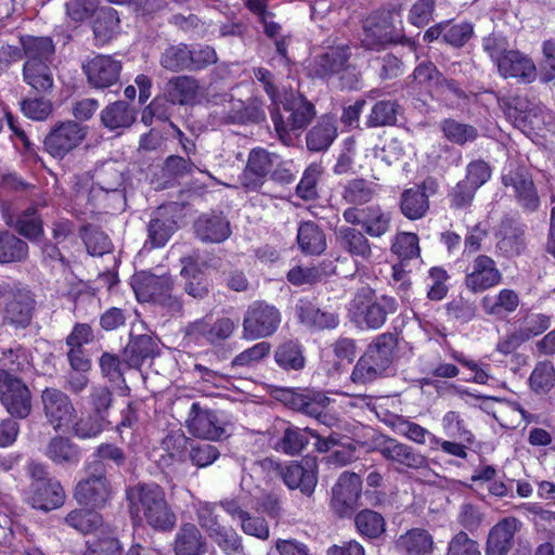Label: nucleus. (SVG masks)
Returning a JSON list of instances; mask_svg holds the SVG:
<instances>
[{
    "mask_svg": "<svg viewBox=\"0 0 555 555\" xmlns=\"http://www.w3.org/2000/svg\"><path fill=\"white\" fill-rule=\"evenodd\" d=\"M126 500L131 518L145 521L154 530L171 531L177 517L166 500L164 489L155 482H138L126 490Z\"/></svg>",
    "mask_w": 555,
    "mask_h": 555,
    "instance_id": "1",
    "label": "nucleus"
},
{
    "mask_svg": "<svg viewBox=\"0 0 555 555\" xmlns=\"http://www.w3.org/2000/svg\"><path fill=\"white\" fill-rule=\"evenodd\" d=\"M350 56V48L346 44L328 47L310 60L309 76L326 80L337 76L341 89H360L361 76L357 67L349 63Z\"/></svg>",
    "mask_w": 555,
    "mask_h": 555,
    "instance_id": "2",
    "label": "nucleus"
},
{
    "mask_svg": "<svg viewBox=\"0 0 555 555\" xmlns=\"http://www.w3.org/2000/svg\"><path fill=\"white\" fill-rule=\"evenodd\" d=\"M284 111L288 113L286 118L280 113L279 104L271 111V119L275 131L283 144L291 146L294 144L292 131L305 129L314 118L317 112L312 102H310L299 91H287L279 100Z\"/></svg>",
    "mask_w": 555,
    "mask_h": 555,
    "instance_id": "3",
    "label": "nucleus"
},
{
    "mask_svg": "<svg viewBox=\"0 0 555 555\" xmlns=\"http://www.w3.org/2000/svg\"><path fill=\"white\" fill-rule=\"evenodd\" d=\"M131 285L139 301H152L171 315L181 313L183 305L172 294L173 281L170 275L141 271L132 276Z\"/></svg>",
    "mask_w": 555,
    "mask_h": 555,
    "instance_id": "4",
    "label": "nucleus"
},
{
    "mask_svg": "<svg viewBox=\"0 0 555 555\" xmlns=\"http://www.w3.org/2000/svg\"><path fill=\"white\" fill-rule=\"evenodd\" d=\"M263 469L280 477L289 490H299L311 496L318 483V465L314 460L291 461L285 464L271 459L260 462Z\"/></svg>",
    "mask_w": 555,
    "mask_h": 555,
    "instance_id": "5",
    "label": "nucleus"
},
{
    "mask_svg": "<svg viewBox=\"0 0 555 555\" xmlns=\"http://www.w3.org/2000/svg\"><path fill=\"white\" fill-rule=\"evenodd\" d=\"M351 311L357 320L363 322L367 328H380L388 314H392L398 309L397 300L387 295L376 296L375 291L364 286L358 289L351 304Z\"/></svg>",
    "mask_w": 555,
    "mask_h": 555,
    "instance_id": "6",
    "label": "nucleus"
},
{
    "mask_svg": "<svg viewBox=\"0 0 555 555\" xmlns=\"http://www.w3.org/2000/svg\"><path fill=\"white\" fill-rule=\"evenodd\" d=\"M86 477L76 486L74 496L85 506L102 508L111 500L112 487L106 478V468L101 462H88Z\"/></svg>",
    "mask_w": 555,
    "mask_h": 555,
    "instance_id": "7",
    "label": "nucleus"
},
{
    "mask_svg": "<svg viewBox=\"0 0 555 555\" xmlns=\"http://www.w3.org/2000/svg\"><path fill=\"white\" fill-rule=\"evenodd\" d=\"M507 118L524 133L540 131L547 124L550 115L543 106L525 96L515 95L501 100Z\"/></svg>",
    "mask_w": 555,
    "mask_h": 555,
    "instance_id": "8",
    "label": "nucleus"
},
{
    "mask_svg": "<svg viewBox=\"0 0 555 555\" xmlns=\"http://www.w3.org/2000/svg\"><path fill=\"white\" fill-rule=\"evenodd\" d=\"M281 323L278 308L263 301L248 307L243 320V338L258 339L273 335Z\"/></svg>",
    "mask_w": 555,
    "mask_h": 555,
    "instance_id": "9",
    "label": "nucleus"
},
{
    "mask_svg": "<svg viewBox=\"0 0 555 555\" xmlns=\"http://www.w3.org/2000/svg\"><path fill=\"white\" fill-rule=\"evenodd\" d=\"M40 403L47 423L54 430L67 428L76 418V408L70 397L55 387H47L41 391Z\"/></svg>",
    "mask_w": 555,
    "mask_h": 555,
    "instance_id": "10",
    "label": "nucleus"
},
{
    "mask_svg": "<svg viewBox=\"0 0 555 555\" xmlns=\"http://www.w3.org/2000/svg\"><path fill=\"white\" fill-rule=\"evenodd\" d=\"M0 401L14 417L25 418L31 411V393L18 377L0 370Z\"/></svg>",
    "mask_w": 555,
    "mask_h": 555,
    "instance_id": "11",
    "label": "nucleus"
},
{
    "mask_svg": "<svg viewBox=\"0 0 555 555\" xmlns=\"http://www.w3.org/2000/svg\"><path fill=\"white\" fill-rule=\"evenodd\" d=\"M344 220L351 225H361L372 238H379L391 230V215L378 205L365 208L349 207L343 212Z\"/></svg>",
    "mask_w": 555,
    "mask_h": 555,
    "instance_id": "12",
    "label": "nucleus"
},
{
    "mask_svg": "<svg viewBox=\"0 0 555 555\" xmlns=\"http://www.w3.org/2000/svg\"><path fill=\"white\" fill-rule=\"evenodd\" d=\"M502 183L512 190L518 205L528 212L538 210L540 197L529 171L524 167L509 166L502 175Z\"/></svg>",
    "mask_w": 555,
    "mask_h": 555,
    "instance_id": "13",
    "label": "nucleus"
},
{
    "mask_svg": "<svg viewBox=\"0 0 555 555\" xmlns=\"http://www.w3.org/2000/svg\"><path fill=\"white\" fill-rule=\"evenodd\" d=\"M86 127L68 120L56 124L44 139L46 151L55 158H63L85 140Z\"/></svg>",
    "mask_w": 555,
    "mask_h": 555,
    "instance_id": "14",
    "label": "nucleus"
},
{
    "mask_svg": "<svg viewBox=\"0 0 555 555\" xmlns=\"http://www.w3.org/2000/svg\"><path fill=\"white\" fill-rule=\"evenodd\" d=\"M237 324L238 320L228 317L218 318L214 323L205 317L189 323L184 333L193 340H204L209 345L219 346L233 335Z\"/></svg>",
    "mask_w": 555,
    "mask_h": 555,
    "instance_id": "15",
    "label": "nucleus"
},
{
    "mask_svg": "<svg viewBox=\"0 0 555 555\" xmlns=\"http://www.w3.org/2000/svg\"><path fill=\"white\" fill-rule=\"evenodd\" d=\"M362 479L356 473L344 472L333 487L332 506L340 517L351 515L360 499Z\"/></svg>",
    "mask_w": 555,
    "mask_h": 555,
    "instance_id": "16",
    "label": "nucleus"
},
{
    "mask_svg": "<svg viewBox=\"0 0 555 555\" xmlns=\"http://www.w3.org/2000/svg\"><path fill=\"white\" fill-rule=\"evenodd\" d=\"M82 70L92 88L106 89L118 82L121 62L111 55L99 54L83 63Z\"/></svg>",
    "mask_w": 555,
    "mask_h": 555,
    "instance_id": "17",
    "label": "nucleus"
},
{
    "mask_svg": "<svg viewBox=\"0 0 555 555\" xmlns=\"http://www.w3.org/2000/svg\"><path fill=\"white\" fill-rule=\"evenodd\" d=\"M502 281V273L495 261L487 255H478L472 262L464 280V284L473 293L488 291Z\"/></svg>",
    "mask_w": 555,
    "mask_h": 555,
    "instance_id": "18",
    "label": "nucleus"
},
{
    "mask_svg": "<svg viewBox=\"0 0 555 555\" xmlns=\"http://www.w3.org/2000/svg\"><path fill=\"white\" fill-rule=\"evenodd\" d=\"M278 160L279 156L276 154L269 153L263 149L251 150L246 167L240 176L242 185L249 191L260 189L267 175L271 172Z\"/></svg>",
    "mask_w": 555,
    "mask_h": 555,
    "instance_id": "19",
    "label": "nucleus"
},
{
    "mask_svg": "<svg viewBox=\"0 0 555 555\" xmlns=\"http://www.w3.org/2000/svg\"><path fill=\"white\" fill-rule=\"evenodd\" d=\"M376 450L386 461L397 464L398 470L421 469L427 466V460L423 454L392 438H384Z\"/></svg>",
    "mask_w": 555,
    "mask_h": 555,
    "instance_id": "20",
    "label": "nucleus"
},
{
    "mask_svg": "<svg viewBox=\"0 0 555 555\" xmlns=\"http://www.w3.org/2000/svg\"><path fill=\"white\" fill-rule=\"evenodd\" d=\"M185 424L193 436L202 439L217 440L225 433L216 413L199 402L192 403Z\"/></svg>",
    "mask_w": 555,
    "mask_h": 555,
    "instance_id": "21",
    "label": "nucleus"
},
{
    "mask_svg": "<svg viewBox=\"0 0 555 555\" xmlns=\"http://www.w3.org/2000/svg\"><path fill=\"white\" fill-rule=\"evenodd\" d=\"M522 528V522L513 516L505 517L489 531L486 555H507L514 546L515 534Z\"/></svg>",
    "mask_w": 555,
    "mask_h": 555,
    "instance_id": "22",
    "label": "nucleus"
},
{
    "mask_svg": "<svg viewBox=\"0 0 555 555\" xmlns=\"http://www.w3.org/2000/svg\"><path fill=\"white\" fill-rule=\"evenodd\" d=\"M36 309V300L30 291L18 289L7 302L3 323L14 328H26L30 325Z\"/></svg>",
    "mask_w": 555,
    "mask_h": 555,
    "instance_id": "23",
    "label": "nucleus"
},
{
    "mask_svg": "<svg viewBox=\"0 0 555 555\" xmlns=\"http://www.w3.org/2000/svg\"><path fill=\"white\" fill-rule=\"evenodd\" d=\"M499 74L507 79H516L521 83H531L537 79L538 72L534 62L518 50L507 52L496 66Z\"/></svg>",
    "mask_w": 555,
    "mask_h": 555,
    "instance_id": "24",
    "label": "nucleus"
},
{
    "mask_svg": "<svg viewBox=\"0 0 555 555\" xmlns=\"http://www.w3.org/2000/svg\"><path fill=\"white\" fill-rule=\"evenodd\" d=\"M194 232L202 242L221 243L231 235V225L222 214H204L194 222Z\"/></svg>",
    "mask_w": 555,
    "mask_h": 555,
    "instance_id": "25",
    "label": "nucleus"
},
{
    "mask_svg": "<svg viewBox=\"0 0 555 555\" xmlns=\"http://www.w3.org/2000/svg\"><path fill=\"white\" fill-rule=\"evenodd\" d=\"M159 353L158 341L147 334L131 336L122 356L128 369L139 370L142 364Z\"/></svg>",
    "mask_w": 555,
    "mask_h": 555,
    "instance_id": "26",
    "label": "nucleus"
},
{
    "mask_svg": "<svg viewBox=\"0 0 555 555\" xmlns=\"http://www.w3.org/2000/svg\"><path fill=\"white\" fill-rule=\"evenodd\" d=\"M296 315L301 324L311 330H333L339 323L337 314L322 310L308 299L298 300L296 305Z\"/></svg>",
    "mask_w": 555,
    "mask_h": 555,
    "instance_id": "27",
    "label": "nucleus"
},
{
    "mask_svg": "<svg viewBox=\"0 0 555 555\" xmlns=\"http://www.w3.org/2000/svg\"><path fill=\"white\" fill-rule=\"evenodd\" d=\"M435 181L426 180L422 185L405 190L401 194L400 208L404 217L410 220L423 218L429 209L427 189L434 191Z\"/></svg>",
    "mask_w": 555,
    "mask_h": 555,
    "instance_id": "28",
    "label": "nucleus"
},
{
    "mask_svg": "<svg viewBox=\"0 0 555 555\" xmlns=\"http://www.w3.org/2000/svg\"><path fill=\"white\" fill-rule=\"evenodd\" d=\"M30 491L29 500L35 508L48 512L57 508L64 503V490L56 479L33 482Z\"/></svg>",
    "mask_w": 555,
    "mask_h": 555,
    "instance_id": "29",
    "label": "nucleus"
},
{
    "mask_svg": "<svg viewBox=\"0 0 555 555\" xmlns=\"http://www.w3.org/2000/svg\"><path fill=\"white\" fill-rule=\"evenodd\" d=\"M96 185L103 192L105 199H112L115 209L122 210L126 206V196L122 190L124 176L113 166H104L96 173Z\"/></svg>",
    "mask_w": 555,
    "mask_h": 555,
    "instance_id": "30",
    "label": "nucleus"
},
{
    "mask_svg": "<svg viewBox=\"0 0 555 555\" xmlns=\"http://www.w3.org/2000/svg\"><path fill=\"white\" fill-rule=\"evenodd\" d=\"M335 237L339 247L351 257L362 260H369L372 257L371 243L362 231L353 227L341 225L335 230Z\"/></svg>",
    "mask_w": 555,
    "mask_h": 555,
    "instance_id": "31",
    "label": "nucleus"
},
{
    "mask_svg": "<svg viewBox=\"0 0 555 555\" xmlns=\"http://www.w3.org/2000/svg\"><path fill=\"white\" fill-rule=\"evenodd\" d=\"M177 230V223L167 208L159 207L152 215L147 223V240L145 245L151 248H159L167 244Z\"/></svg>",
    "mask_w": 555,
    "mask_h": 555,
    "instance_id": "32",
    "label": "nucleus"
},
{
    "mask_svg": "<svg viewBox=\"0 0 555 555\" xmlns=\"http://www.w3.org/2000/svg\"><path fill=\"white\" fill-rule=\"evenodd\" d=\"M173 551L176 555H204L206 553L205 538L194 524L185 522L179 527Z\"/></svg>",
    "mask_w": 555,
    "mask_h": 555,
    "instance_id": "33",
    "label": "nucleus"
},
{
    "mask_svg": "<svg viewBox=\"0 0 555 555\" xmlns=\"http://www.w3.org/2000/svg\"><path fill=\"white\" fill-rule=\"evenodd\" d=\"M337 137V124L333 116L324 115L307 132L306 144L311 152L328 150Z\"/></svg>",
    "mask_w": 555,
    "mask_h": 555,
    "instance_id": "34",
    "label": "nucleus"
},
{
    "mask_svg": "<svg viewBox=\"0 0 555 555\" xmlns=\"http://www.w3.org/2000/svg\"><path fill=\"white\" fill-rule=\"evenodd\" d=\"M24 64L53 63L55 46L50 37L22 36Z\"/></svg>",
    "mask_w": 555,
    "mask_h": 555,
    "instance_id": "35",
    "label": "nucleus"
},
{
    "mask_svg": "<svg viewBox=\"0 0 555 555\" xmlns=\"http://www.w3.org/2000/svg\"><path fill=\"white\" fill-rule=\"evenodd\" d=\"M199 85L191 76L171 77L164 88V93L175 105H188L195 102Z\"/></svg>",
    "mask_w": 555,
    "mask_h": 555,
    "instance_id": "36",
    "label": "nucleus"
},
{
    "mask_svg": "<svg viewBox=\"0 0 555 555\" xmlns=\"http://www.w3.org/2000/svg\"><path fill=\"white\" fill-rule=\"evenodd\" d=\"M102 125L109 130L126 129L137 119V109L125 101H116L106 105L101 114Z\"/></svg>",
    "mask_w": 555,
    "mask_h": 555,
    "instance_id": "37",
    "label": "nucleus"
},
{
    "mask_svg": "<svg viewBox=\"0 0 555 555\" xmlns=\"http://www.w3.org/2000/svg\"><path fill=\"white\" fill-rule=\"evenodd\" d=\"M23 81L38 94H50L54 88L52 63L24 64Z\"/></svg>",
    "mask_w": 555,
    "mask_h": 555,
    "instance_id": "38",
    "label": "nucleus"
},
{
    "mask_svg": "<svg viewBox=\"0 0 555 555\" xmlns=\"http://www.w3.org/2000/svg\"><path fill=\"white\" fill-rule=\"evenodd\" d=\"M92 30L99 44L109 42L120 31V18L118 12L111 7L100 8L95 13Z\"/></svg>",
    "mask_w": 555,
    "mask_h": 555,
    "instance_id": "39",
    "label": "nucleus"
},
{
    "mask_svg": "<svg viewBox=\"0 0 555 555\" xmlns=\"http://www.w3.org/2000/svg\"><path fill=\"white\" fill-rule=\"evenodd\" d=\"M297 243L305 255L318 256L326 249L325 234L313 221H305L299 224Z\"/></svg>",
    "mask_w": 555,
    "mask_h": 555,
    "instance_id": "40",
    "label": "nucleus"
},
{
    "mask_svg": "<svg viewBox=\"0 0 555 555\" xmlns=\"http://www.w3.org/2000/svg\"><path fill=\"white\" fill-rule=\"evenodd\" d=\"M519 302V296L515 291L504 288L494 296H485L481 299V307L487 314L503 319L515 312Z\"/></svg>",
    "mask_w": 555,
    "mask_h": 555,
    "instance_id": "41",
    "label": "nucleus"
},
{
    "mask_svg": "<svg viewBox=\"0 0 555 555\" xmlns=\"http://www.w3.org/2000/svg\"><path fill=\"white\" fill-rule=\"evenodd\" d=\"M501 237L496 248L501 255L511 258L520 255L526 248L525 229L514 224L512 221H504L500 230Z\"/></svg>",
    "mask_w": 555,
    "mask_h": 555,
    "instance_id": "42",
    "label": "nucleus"
},
{
    "mask_svg": "<svg viewBox=\"0 0 555 555\" xmlns=\"http://www.w3.org/2000/svg\"><path fill=\"white\" fill-rule=\"evenodd\" d=\"M44 454L59 465H77L80 461L79 447L69 438L63 436L50 439Z\"/></svg>",
    "mask_w": 555,
    "mask_h": 555,
    "instance_id": "43",
    "label": "nucleus"
},
{
    "mask_svg": "<svg viewBox=\"0 0 555 555\" xmlns=\"http://www.w3.org/2000/svg\"><path fill=\"white\" fill-rule=\"evenodd\" d=\"M393 41L392 27L386 20L370 17L364 22L361 43L372 50Z\"/></svg>",
    "mask_w": 555,
    "mask_h": 555,
    "instance_id": "44",
    "label": "nucleus"
},
{
    "mask_svg": "<svg viewBox=\"0 0 555 555\" xmlns=\"http://www.w3.org/2000/svg\"><path fill=\"white\" fill-rule=\"evenodd\" d=\"M197 255L183 257L181 259L183 263L181 275L190 278L184 285V292L196 299H203L209 293V284L202 274L197 273Z\"/></svg>",
    "mask_w": 555,
    "mask_h": 555,
    "instance_id": "45",
    "label": "nucleus"
},
{
    "mask_svg": "<svg viewBox=\"0 0 555 555\" xmlns=\"http://www.w3.org/2000/svg\"><path fill=\"white\" fill-rule=\"evenodd\" d=\"M397 545L408 555H429L434 548V539L427 530L413 528L400 535Z\"/></svg>",
    "mask_w": 555,
    "mask_h": 555,
    "instance_id": "46",
    "label": "nucleus"
},
{
    "mask_svg": "<svg viewBox=\"0 0 555 555\" xmlns=\"http://www.w3.org/2000/svg\"><path fill=\"white\" fill-rule=\"evenodd\" d=\"M190 47L186 43L168 44L159 55V65L166 70L179 73L190 72Z\"/></svg>",
    "mask_w": 555,
    "mask_h": 555,
    "instance_id": "47",
    "label": "nucleus"
},
{
    "mask_svg": "<svg viewBox=\"0 0 555 555\" xmlns=\"http://www.w3.org/2000/svg\"><path fill=\"white\" fill-rule=\"evenodd\" d=\"M3 217L5 218L8 224H14L17 232L28 240L37 238L43 232L42 221L37 215V209L35 207L25 209L16 217L15 220L13 216L9 215L3 209Z\"/></svg>",
    "mask_w": 555,
    "mask_h": 555,
    "instance_id": "48",
    "label": "nucleus"
},
{
    "mask_svg": "<svg viewBox=\"0 0 555 555\" xmlns=\"http://www.w3.org/2000/svg\"><path fill=\"white\" fill-rule=\"evenodd\" d=\"M310 435V428L289 426L276 441L274 449L291 456L297 455L308 446Z\"/></svg>",
    "mask_w": 555,
    "mask_h": 555,
    "instance_id": "49",
    "label": "nucleus"
},
{
    "mask_svg": "<svg viewBox=\"0 0 555 555\" xmlns=\"http://www.w3.org/2000/svg\"><path fill=\"white\" fill-rule=\"evenodd\" d=\"M442 73L430 61L421 62L413 70V74L406 78V85L410 89L436 90Z\"/></svg>",
    "mask_w": 555,
    "mask_h": 555,
    "instance_id": "50",
    "label": "nucleus"
},
{
    "mask_svg": "<svg viewBox=\"0 0 555 555\" xmlns=\"http://www.w3.org/2000/svg\"><path fill=\"white\" fill-rule=\"evenodd\" d=\"M341 198L345 203L361 206L370 203L374 195V184L363 178L347 181L341 189Z\"/></svg>",
    "mask_w": 555,
    "mask_h": 555,
    "instance_id": "51",
    "label": "nucleus"
},
{
    "mask_svg": "<svg viewBox=\"0 0 555 555\" xmlns=\"http://www.w3.org/2000/svg\"><path fill=\"white\" fill-rule=\"evenodd\" d=\"M396 347L397 337L392 333H384L369 346L365 354L386 371L392 362Z\"/></svg>",
    "mask_w": 555,
    "mask_h": 555,
    "instance_id": "52",
    "label": "nucleus"
},
{
    "mask_svg": "<svg viewBox=\"0 0 555 555\" xmlns=\"http://www.w3.org/2000/svg\"><path fill=\"white\" fill-rule=\"evenodd\" d=\"M440 129L447 140L457 145L474 142L478 138V130L476 127L452 118L442 120Z\"/></svg>",
    "mask_w": 555,
    "mask_h": 555,
    "instance_id": "53",
    "label": "nucleus"
},
{
    "mask_svg": "<svg viewBox=\"0 0 555 555\" xmlns=\"http://www.w3.org/2000/svg\"><path fill=\"white\" fill-rule=\"evenodd\" d=\"M28 256V245L12 233H0V263L23 261Z\"/></svg>",
    "mask_w": 555,
    "mask_h": 555,
    "instance_id": "54",
    "label": "nucleus"
},
{
    "mask_svg": "<svg viewBox=\"0 0 555 555\" xmlns=\"http://www.w3.org/2000/svg\"><path fill=\"white\" fill-rule=\"evenodd\" d=\"M399 104L396 101L382 100L376 102L366 119L370 128L392 126L397 121Z\"/></svg>",
    "mask_w": 555,
    "mask_h": 555,
    "instance_id": "55",
    "label": "nucleus"
},
{
    "mask_svg": "<svg viewBox=\"0 0 555 555\" xmlns=\"http://www.w3.org/2000/svg\"><path fill=\"white\" fill-rule=\"evenodd\" d=\"M65 522L76 531L88 534L102 526V516L92 509H75L65 517Z\"/></svg>",
    "mask_w": 555,
    "mask_h": 555,
    "instance_id": "56",
    "label": "nucleus"
},
{
    "mask_svg": "<svg viewBox=\"0 0 555 555\" xmlns=\"http://www.w3.org/2000/svg\"><path fill=\"white\" fill-rule=\"evenodd\" d=\"M276 363L284 370H301L305 366V357L301 346L294 340L280 345L274 354Z\"/></svg>",
    "mask_w": 555,
    "mask_h": 555,
    "instance_id": "57",
    "label": "nucleus"
},
{
    "mask_svg": "<svg viewBox=\"0 0 555 555\" xmlns=\"http://www.w3.org/2000/svg\"><path fill=\"white\" fill-rule=\"evenodd\" d=\"M357 530L361 535L370 539L378 538L385 531L384 517L372 509H363L354 517Z\"/></svg>",
    "mask_w": 555,
    "mask_h": 555,
    "instance_id": "58",
    "label": "nucleus"
},
{
    "mask_svg": "<svg viewBox=\"0 0 555 555\" xmlns=\"http://www.w3.org/2000/svg\"><path fill=\"white\" fill-rule=\"evenodd\" d=\"M104 418L94 413H81L70 423L72 433L79 439H91L99 436L104 429Z\"/></svg>",
    "mask_w": 555,
    "mask_h": 555,
    "instance_id": "59",
    "label": "nucleus"
},
{
    "mask_svg": "<svg viewBox=\"0 0 555 555\" xmlns=\"http://www.w3.org/2000/svg\"><path fill=\"white\" fill-rule=\"evenodd\" d=\"M81 237L87 251L92 256H102L111 250L109 237L95 225H85L81 229Z\"/></svg>",
    "mask_w": 555,
    "mask_h": 555,
    "instance_id": "60",
    "label": "nucleus"
},
{
    "mask_svg": "<svg viewBox=\"0 0 555 555\" xmlns=\"http://www.w3.org/2000/svg\"><path fill=\"white\" fill-rule=\"evenodd\" d=\"M555 383V369L552 362H539L529 377L531 389L537 393L548 392Z\"/></svg>",
    "mask_w": 555,
    "mask_h": 555,
    "instance_id": "61",
    "label": "nucleus"
},
{
    "mask_svg": "<svg viewBox=\"0 0 555 555\" xmlns=\"http://www.w3.org/2000/svg\"><path fill=\"white\" fill-rule=\"evenodd\" d=\"M322 173L323 168L320 164L309 165L296 188L297 195L305 201L314 199L318 196L317 186Z\"/></svg>",
    "mask_w": 555,
    "mask_h": 555,
    "instance_id": "62",
    "label": "nucleus"
},
{
    "mask_svg": "<svg viewBox=\"0 0 555 555\" xmlns=\"http://www.w3.org/2000/svg\"><path fill=\"white\" fill-rule=\"evenodd\" d=\"M102 375L107 378L111 383H124L125 384V370L128 366L125 364V358L119 359L117 354L111 352H104L99 360Z\"/></svg>",
    "mask_w": 555,
    "mask_h": 555,
    "instance_id": "63",
    "label": "nucleus"
},
{
    "mask_svg": "<svg viewBox=\"0 0 555 555\" xmlns=\"http://www.w3.org/2000/svg\"><path fill=\"white\" fill-rule=\"evenodd\" d=\"M384 372V369L364 353L352 370L351 380L356 384H366L382 376Z\"/></svg>",
    "mask_w": 555,
    "mask_h": 555,
    "instance_id": "64",
    "label": "nucleus"
}]
</instances>
